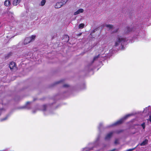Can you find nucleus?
Returning <instances> with one entry per match:
<instances>
[{"mask_svg":"<svg viewBox=\"0 0 151 151\" xmlns=\"http://www.w3.org/2000/svg\"><path fill=\"white\" fill-rule=\"evenodd\" d=\"M36 36L35 35H32L29 37H28L25 38L24 41V45H26L30 42L34 41Z\"/></svg>","mask_w":151,"mask_h":151,"instance_id":"obj_4","label":"nucleus"},{"mask_svg":"<svg viewBox=\"0 0 151 151\" xmlns=\"http://www.w3.org/2000/svg\"><path fill=\"white\" fill-rule=\"evenodd\" d=\"M104 26L108 28L109 29H113V25L111 24H106Z\"/></svg>","mask_w":151,"mask_h":151,"instance_id":"obj_13","label":"nucleus"},{"mask_svg":"<svg viewBox=\"0 0 151 151\" xmlns=\"http://www.w3.org/2000/svg\"><path fill=\"white\" fill-rule=\"evenodd\" d=\"M127 32H129L132 31V28L128 27L127 29Z\"/></svg>","mask_w":151,"mask_h":151,"instance_id":"obj_18","label":"nucleus"},{"mask_svg":"<svg viewBox=\"0 0 151 151\" xmlns=\"http://www.w3.org/2000/svg\"><path fill=\"white\" fill-rule=\"evenodd\" d=\"M9 67L12 71H15L17 70L16 64L14 62H12L10 63Z\"/></svg>","mask_w":151,"mask_h":151,"instance_id":"obj_5","label":"nucleus"},{"mask_svg":"<svg viewBox=\"0 0 151 151\" xmlns=\"http://www.w3.org/2000/svg\"><path fill=\"white\" fill-rule=\"evenodd\" d=\"M84 26V24L83 23L80 24L79 25V28L80 29H82L83 28Z\"/></svg>","mask_w":151,"mask_h":151,"instance_id":"obj_17","label":"nucleus"},{"mask_svg":"<svg viewBox=\"0 0 151 151\" xmlns=\"http://www.w3.org/2000/svg\"><path fill=\"white\" fill-rule=\"evenodd\" d=\"M68 40V39H67V40Z\"/></svg>","mask_w":151,"mask_h":151,"instance_id":"obj_30","label":"nucleus"},{"mask_svg":"<svg viewBox=\"0 0 151 151\" xmlns=\"http://www.w3.org/2000/svg\"><path fill=\"white\" fill-rule=\"evenodd\" d=\"M134 149H130L126 150V151H132V150H133Z\"/></svg>","mask_w":151,"mask_h":151,"instance_id":"obj_23","label":"nucleus"},{"mask_svg":"<svg viewBox=\"0 0 151 151\" xmlns=\"http://www.w3.org/2000/svg\"><path fill=\"white\" fill-rule=\"evenodd\" d=\"M111 151H114L113 150H111Z\"/></svg>","mask_w":151,"mask_h":151,"instance_id":"obj_31","label":"nucleus"},{"mask_svg":"<svg viewBox=\"0 0 151 151\" xmlns=\"http://www.w3.org/2000/svg\"><path fill=\"white\" fill-rule=\"evenodd\" d=\"M63 6L62 4L60 2H58L56 3L55 6V8L58 9L60 8Z\"/></svg>","mask_w":151,"mask_h":151,"instance_id":"obj_8","label":"nucleus"},{"mask_svg":"<svg viewBox=\"0 0 151 151\" xmlns=\"http://www.w3.org/2000/svg\"><path fill=\"white\" fill-rule=\"evenodd\" d=\"M142 126V127L144 129L145 127V123H143L141 125Z\"/></svg>","mask_w":151,"mask_h":151,"instance_id":"obj_20","label":"nucleus"},{"mask_svg":"<svg viewBox=\"0 0 151 151\" xmlns=\"http://www.w3.org/2000/svg\"><path fill=\"white\" fill-rule=\"evenodd\" d=\"M46 2V0H42L41 2L40 5L42 6H43L45 4Z\"/></svg>","mask_w":151,"mask_h":151,"instance_id":"obj_14","label":"nucleus"},{"mask_svg":"<svg viewBox=\"0 0 151 151\" xmlns=\"http://www.w3.org/2000/svg\"><path fill=\"white\" fill-rule=\"evenodd\" d=\"M117 30H118V29H115V31L114 32V33H115V32H117Z\"/></svg>","mask_w":151,"mask_h":151,"instance_id":"obj_26","label":"nucleus"},{"mask_svg":"<svg viewBox=\"0 0 151 151\" xmlns=\"http://www.w3.org/2000/svg\"><path fill=\"white\" fill-rule=\"evenodd\" d=\"M147 109V108H146V109Z\"/></svg>","mask_w":151,"mask_h":151,"instance_id":"obj_29","label":"nucleus"},{"mask_svg":"<svg viewBox=\"0 0 151 151\" xmlns=\"http://www.w3.org/2000/svg\"><path fill=\"white\" fill-rule=\"evenodd\" d=\"M2 106V104H0V115L1 113L3 112L5 110L4 109L1 107Z\"/></svg>","mask_w":151,"mask_h":151,"instance_id":"obj_12","label":"nucleus"},{"mask_svg":"<svg viewBox=\"0 0 151 151\" xmlns=\"http://www.w3.org/2000/svg\"><path fill=\"white\" fill-rule=\"evenodd\" d=\"M139 35H138V37H137L136 38H139Z\"/></svg>","mask_w":151,"mask_h":151,"instance_id":"obj_27","label":"nucleus"},{"mask_svg":"<svg viewBox=\"0 0 151 151\" xmlns=\"http://www.w3.org/2000/svg\"><path fill=\"white\" fill-rule=\"evenodd\" d=\"M69 0H62L61 2L62 4L63 5L65 4Z\"/></svg>","mask_w":151,"mask_h":151,"instance_id":"obj_15","label":"nucleus"},{"mask_svg":"<svg viewBox=\"0 0 151 151\" xmlns=\"http://www.w3.org/2000/svg\"><path fill=\"white\" fill-rule=\"evenodd\" d=\"M149 120L151 122V115L150 116Z\"/></svg>","mask_w":151,"mask_h":151,"instance_id":"obj_25","label":"nucleus"},{"mask_svg":"<svg viewBox=\"0 0 151 151\" xmlns=\"http://www.w3.org/2000/svg\"><path fill=\"white\" fill-rule=\"evenodd\" d=\"M113 132H111L108 133L106 136L105 139L106 140H108L110 138L113 134Z\"/></svg>","mask_w":151,"mask_h":151,"instance_id":"obj_7","label":"nucleus"},{"mask_svg":"<svg viewBox=\"0 0 151 151\" xmlns=\"http://www.w3.org/2000/svg\"><path fill=\"white\" fill-rule=\"evenodd\" d=\"M148 140L147 139H145L143 141L142 143H140L139 145L140 146H144L147 144Z\"/></svg>","mask_w":151,"mask_h":151,"instance_id":"obj_11","label":"nucleus"},{"mask_svg":"<svg viewBox=\"0 0 151 151\" xmlns=\"http://www.w3.org/2000/svg\"><path fill=\"white\" fill-rule=\"evenodd\" d=\"M98 144V139H97L93 143H89L86 147L84 148V150L85 151L93 150V148Z\"/></svg>","mask_w":151,"mask_h":151,"instance_id":"obj_1","label":"nucleus"},{"mask_svg":"<svg viewBox=\"0 0 151 151\" xmlns=\"http://www.w3.org/2000/svg\"><path fill=\"white\" fill-rule=\"evenodd\" d=\"M8 116H6L4 118L1 119H0V121L1 122H2V121H4L5 120H6L7 119V118H8Z\"/></svg>","mask_w":151,"mask_h":151,"instance_id":"obj_16","label":"nucleus"},{"mask_svg":"<svg viewBox=\"0 0 151 151\" xmlns=\"http://www.w3.org/2000/svg\"><path fill=\"white\" fill-rule=\"evenodd\" d=\"M118 142V139H116L115 140V144H117Z\"/></svg>","mask_w":151,"mask_h":151,"instance_id":"obj_22","label":"nucleus"},{"mask_svg":"<svg viewBox=\"0 0 151 151\" xmlns=\"http://www.w3.org/2000/svg\"><path fill=\"white\" fill-rule=\"evenodd\" d=\"M133 115V114H130L126 115L120 120L116 122L113 124L112 125H111V126L116 125L122 123L123 122L124 120L126 119L128 117L132 115Z\"/></svg>","mask_w":151,"mask_h":151,"instance_id":"obj_3","label":"nucleus"},{"mask_svg":"<svg viewBox=\"0 0 151 151\" xmlns=\"http://www.w3.org/2000/svg\"><path fill=\"white\" fill-rule=\"evenodd\" d=\"M150 107V106H149L148 107H147V108L148 109V107Z\"/></svg>","mask_w":151,"mask_h":151,"instance_id":"obj_28","label":"nucleus"},{"mask_svg":"<svg viewBox=\"0 0 151 151\" xmlns=\"http://www.w3.org/2000/svg\"><path fill=\"white\" fill-rule=\"evenodd\" d=\"M84 11V10L82 9H79L78 10L76 11L74 13V15H76L80 14L81 13H83Z\"/></svg>","mask_w":151,"mask_h":151,"instance_id":"obj_6","label":"nucleus"},{"mask_svg":"<svg viewBox=\"0 0 151 151\" xmlns=\"http://www.w3.org/2000/svg\"><path fill=\"white\" fill-rule=\"evenodd\" d=\"M42 110L43 111H45L46 108V105H44L42 106Z\"/></svg>","mask_w":151,"mask_h":151,"instance_id":"obj_19","label":"nucleus"},{"mask_svg":"<svg viewBox=\"0 0 151 151\" xmlns=\"http://www.w3.org/2000/svg\"><path fill=\"white\" fill-rule=\"evenodd\" d=\"M68 85L67 84H65L64 86L65 87H68Z\"/></svg>","mask_w":151,"mask_h":151,"instance_id":"obj_24","label":"nucleus"},{"mask_svg":"<svg viewBox=\"0 0 151 151\" xmlns=\"http://www.w3.org/2000/svg\"><path fill=\"white\" fill-rule=\"evenodd\" d=\"M11 4L10 0H6L4 2V5L6 6H9Z\"/></svg>","mask_w":151,"mask_h":151,"instance_id":"obj_10","label":"nucleus"},{"mask_svg":"<svg viewBox=\"0 0 151 151\" xmlns=\"http://www.w3.org/2000/svg\"><path fill=\"white\" fill-rule=\"evenodd\" d=\"M125 41L126 39L124 38L121 36L118 37L115 40L114 46L115 47L118 46L120 45L122 46Z\"/></svg>","mask_w":151,"mask_h":151,"instance_id":"obj_2","label":"nucleus"},{"mask_svg":"<svg viewBox=\"0 0 151 151\" xmlns=\"http://www.w3.org/2000/svg\"><path fill=\"white\" fill-rule=\"evenodd\" d=\"M99 56V55L98 56L95 57L94 58H93V60H95L96 58H98Z\"/></svg>","mask_w":151,"mask_h":151,"instance_id":"obj_21","label":"nucleus"},{"mask_svg":"<svg viewBox=\"0 0 151 151\" xmlns=\"http://www.w3.org/2000/svg\"><path fill=\"white\" fill-rule=\"evenodd\" d=\"M22 0H14L13 2V5L14 6H17L19 4L21 1Z\"/></svg>","mask_w":151,"mask_h":151,"instance_id":"obj_9","label":"nucleus"}]
</instances>
